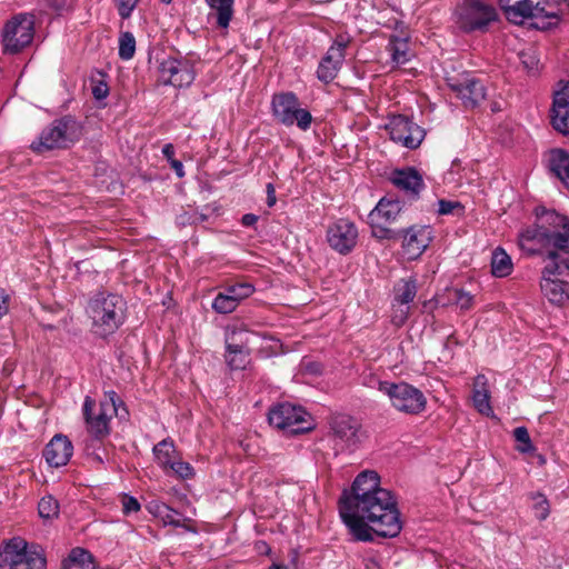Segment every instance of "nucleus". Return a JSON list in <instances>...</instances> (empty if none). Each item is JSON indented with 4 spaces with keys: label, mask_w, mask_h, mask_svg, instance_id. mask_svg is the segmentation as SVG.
Masks as SVG:
<instances>
[{
    "label": "nucleus",
    "mask_w": 569,
    "mask_h": 569,
    "mask_svg": "<svg viewBox=\"0 0 569 569\" xmlns=\"http://www.w3.org/2000/svg\"><path fill=\"white\" fill-rule=\"evenodd\" d=\"M569 11V0H555L553 2L538 1L539 18H548L553 20L548 24H557L560 17Z\"/></svg>",
    "instance_id": "obj_32"
},
{
    "label": "nucleus",
    "mask_w": 569,
    "mask_h": 569,
    "mask_svg": "<svg viewBox=\"0 0 569 569\" xmlns=\"http://www.w3.org/2000/svg\"><path fill=\"white\" fill-rule=\"evenodd\" d=\"M270 569H287V568H286V567H283V566L272 565V566L270 567Z\"/></svg>",
    "instance_id": "obj_59"
},
{
    "label": "nucleus",
    "mask_w": 569,
    "mask_h": 569,
    "mask_svg": "<svg viewBox=\"0 0 569 569\" xmlns=\"http://www.w3.org/2000/svg\"><path fill=\"white\" fill-rule=\"evenodd\" d=\"M238 303L234 298H231L224 291L219 292L213 299L211 307L212 309L220 315H228L233 312L238 308Z\"/></svg>",
    "instance_id": "obj_37"
},
{
    "label": "nucleus",
    "mask_w": 569,
    "mask_h": 569,
    "mask_svg": "<svg viewBox=\"0 0 569 569\" xmlns=\"http://www.w3.org/2000/svg\"><path fill=\"white\" fill-rule=\"evenodd\" d=\"M36 18L32 13L14 14L2 27L1 44L6 54H17L29 47L34 38Z\"/></svg>",
    "instance_id": "obj_6"
},
{
    "label": "nucleus",
    "mask_w": 569,
    "mask_h": 569,
    "mask_svg": "<svg viewBox=\"0 0 569 569\" xmlns=\"http://www.w3.org/2000/svg\"><path fill=\"white\" fill-rule=\"evenodd\" d=\"M327 241L340 254L349 253L357 244L358 229L347 219H339L327 230Z\"/></svg>",
    "instance_id": "obj_13"
},
{
    "label": "nucleus",
    "mask_w": 569,
    "mask_h": 569,
    "mask_svg": "<svg viewBox=\"0 0 569 569\" xmlns=\"http://www.w3.org/2000/svg\"><path fill=\"white\" fill-rule=\"evenodd\" d=\"M456 207H460V203L447 201V200H439L438 212L440 214H448V213H451Z\"/></svg>",
    "instance_id": "obj_50"
},
{
    "label": "nucleus",
    "mask_w": 569,
    "mask_h": 569,
    "mask_svg": "<svg viewBox=\"0 0 569 569\" xmlns=\"http://www.w3.org/2000/svg\"><path fill=\"white\" fill-rule=\"evenodd\" d=\"M80 136L78 123L69 118L53 120L42 129L39 137L33 140L30 148L38 153L54 149H66L74 143Z\"/></svg>",
    "instance_id": "obj_5"
},
{
    "label": "nucleus",
    "mask_w": 569,
    "mask_h": 569,
    "mask_svg": "<svg viewBox=\"0 0 569 569\" xmlns=\"http://www.w3.org/2000/svg\"><path fill=\"white\" fill-rule=\"evenodd\" d=\"M162 1H163V2H166V3H169V2H171V0H162Z\"/></svg>",
    "instance_id": "obj_60"
},
{
    "label": "nucleus",
    "mask_w": 569,
    "mask_h": 569,
    "mask_svg": "<svg viewBox=\"0 0 569 569\" xmlns=\"http://www.w3.org/2000/svg\"><path fill=\"white\" fill-rule=\"evenodd\" d=\"M308 412L299 406L280 403L268 415L269 423L291 435L303 433L311 429Z\"/></svg>",
    "instance_id": "obj_10"
},
{
    "label": "nucleus",
    "mask_w": 569,
    "mask_h": 569,
    "mask_svg": "<svg viewBox=\"0 0 569 569\" xmlns=\"http://www.w3.org/2000/svg\"><path fill=\"white\" fill-rule=\"evenodd\" d=\"M73 453L72 442L67 436L56 435L46 446L43 457L49 466L59 468L66 466Z\"/></svg>",
    "instance_id": "obj_21"
},
{
    "label": "nucleus",
    "mask_w": 569,
    "mask_h": 569,
    "mask_svg": "<svg viewBox=\"0 0 569 569\" xmlns=\"http://www.w3.org/2000/svg\"><path fill=\"white\" fill-rule=\"evenodd\" d=\"M426 397L423 393L408 385L393 383V408L409 415H418L426 408Z\"/></svg>",
    "instance_id": "obj_16"
},
{
    "label": "nucleus",
    "mask_w": 569,
    "mask_h": 569,
    "mask_svg": "<svg viewBox=\"0 0 569 569\" xmlns=\"http://www.w3.org/2000/svg\"><path fill=\"white\" fill-rule=\"evenodd\" d=\"M513 437L519 442L517 450L522 453H528L535 450L529 432L526 427H517L513 430Z\"/></svg>",
    "instance_id": "obj_41"
},
{
    "label": "nucleus",
    "mask_w": 569,
    "mask_h": 569,
    "mask_svg": "<svg viewBox=\"0 0 569 569\" xmlns=\"http://www.w3.org/2000/svg\"><path fill=\"white\" fill-rule=\"evenodd\" d=\"M551 124L560 133L569 134V81L555 92Z\"/></svg>",
    "instance_id": "obj_20"
},
{
    "label": "nucleus",
    "mask_w": 569,
    "mask_h": 569,
    "mask_svg": "<svg viewBox=\"0 0 569 569\" xmlns=\"http://www.w3.org/2000/svg\"><path fill=\"white\" fill-rule=\"evenodd\" d=\"M126 302L121 296L98 292L91 297L86 313L94 335L106 338L114 333L124 321Z\"/></svg>",
    "instance_id": "obj_3"
},
{
    "label": "nucleus",
    "mask_w": 569,
    "mask_h": 569,
    "mask_svg": "<svg viewBox=\"0 0 569 569\" xmlns=\"http://www.w3.org/2000/svg\"><path fill=\"white\" fill-rule=\"evenodd\" d=\"M368 386L371 387V388H378L379 391H381L382 393L391 397V383L388 382V381H381L380 379H378L377 377H370L369 380H368Z\"/></svg>",
    "instance_id": "obj_46"
},
{
    "label": "nucleus",
    "mask_w": 569,
    "mask_h": 569,
    "mask_svg": "<svg viewBox=\"0 0 569 569\" xmlns=\"http://www.w3.org/2000/svg\"><path fill=\"white\" fill-rule=\"evenodd\" d=\"M456 26L465 32H486L490 23L497 21L493 6L482 0H462L453 14Z\"/></svg>",
    "instance_id": "obj_7"
},
{
    "label": "nucleus",
    "mask_w": 569,
    "mask_h": 569,
    "mask_svg": "<svg viewBox=\"0 0 569 569\" xmlns=\"http://www.w3.org/2000/svg\"><path fill=\"white\" fill-rule=\"evenodd\" d=\"M549 170L569 189V152L561 148L546 152Z\"/></svg>",
    "instance_id": "obj_27"
},
{
    "label": "nucleus",
    "mask_w": 569,
    "mask_h": 569,
    "mask_svg": "<svg viewBox=\"0 0 569 569\" xmlns=\"http://www.w3.org/2000/svg\"><path fill=\"white\" fill-rule=\"evenodd\" d=\"M139 1L140 0H113V3L118 10L119 16L122 19H128L131 17Z\"/></svg>",
    "instance_id": "obj_43"
},
{
    "label": "nucleus",
    "mask_w": 569,
    "mask_h": 569,
    "mask_svg": "<svg viewBox=\"0 0 569 569\" xmlns=\"http://www.w3.org/2000/svg\"><path fill=\"white\" fill-rule=\"evenodd\" d=\"M339 515L357 541H372L373 535L391 537V491L381 487L377 471L365 470L345 489Z\"/></svg>",
    "instance_id": "obj_2"
},
{
    "label": "nucleus",
    "mask_w": 569,
    "mask_h": 569,
    "mask_svg": "<svg viewBox=\"0 0 569 569\" xmlns=\"http://www.w3.org/2000/svg\"><path fill=\"white\" fill-rule=\"evenodd\" d=\"M512 271V262L511 258L507 254V252L497 248L491 258V272L493 276L502 278L507 277Z\"/></svg>",
    "instance_id": "obj_33"
},
{
    "label": "nucleus",
    "mask_w": 569,
    "mask_h": 569,
    "mask_svg": "<svg viewBox=\"0 0 569 569\" xmlns=\"http://www.w3.org/2000/svg\"><path fill=\"white\" fill-rule=\"evenodd\" d=\"M401 238V254L408 260L419 258L432 240V230L428 226H412L403 230Z\"/></svg>",
    "instance_id": "obj_14"
},
{
    "label": "nucleus",
    "mask_w": 569,
    "mask_h": 569,
    "mask_svg": "<svg viewBox=\"0 0 569 569\" xmlns=\"http://www.w3.org/2000/svg\"><path fill=\"white\" fill-rule=\"evenodd\" d=\"M500 7L511 23L522 24L527 19L539 18L538 2L533 3L532 0H499Z\"/></svg>",
    "instance_id": "obj_22"
},
{
    "label": "nucleus",
    "mask_w": 569,
    "mask_h": 569,
    "mask_svg": "<svg viewBox=\"0 0 569 569\" xmlns=\"http://www.w3.org/2000/svg\"><path fill=\"white\" fill-rule=\"evenodd\" d=\"M266 191H267V204H268V207H273L277 202L274 186L271 182L267 183Z\"/></svg>",
    "instance_id": "obj_51"
},
{
    "label": "nucleus",
    "mask_w": 569,
    "mask_h": 569,
    "mask_svg": "<svg viewBox=\"0 0 569 569\" xmlns=\"http://www.w3.org/2000/svg\"><path fill=\"white\" fill-rule=\"evenodd\" d=\"M392 512H393V528L397 527V530L396 531L393 530V537H396L401 531L402 525L399 520L400 511L396 508L395 505H393Z\"/></svg>",
    "instance_id": "obj_53"
},
{
    "label": "nucleus",
    "mask_w": 569,
    "mask_h": 569,
    "mask_svg": "<svg viewBox=\"0 0 569 569\" xmlns=\"http://www.w3.org/2000/svg\"><path fill=\"white\" fill-rule=\"evenodd\" d=\"M455 299L456 303L460 307L462 310H468L473 305V297L461 289H457L455 291Z\"/></svg>",
    "instance_id": "obj_45"
},
{
    "label": "nucleus",
    "mask_w": 569,
    "mask_h": 569,
    "mask_svg": "<svg viewBox=\"0 0 569 569\" xmlns=\"http://www.w3.org/2000/svg\"><path fill=\"white\" fill-rule=\"evenodd\" d=\"M136 52V39L129 31L121 32L119 36V57L122 60H130Z\"/></svg>",
    "instance_id": "obj_39"
},
{
    "label": "nucleus",
    "mask_w": 569,
    "mask_h": 569,
    "mask_svg": "<svg viewBox=\"0 0 569 569\" xmlns=\"http://www.w3.org/2000/svg\"><path fill=\"white\" fill-rule=\"evenodd\" d=\"M452 91L462 100L463 104L469 108L478 106L486 98L483 84L475 79L468 78L463 81L449 82Z\"/></svg>",
    "instance_id": "obj_23"
},
{
    "label": "nucleus",
    "mask_w": 569,
    "mask_h": 569,
    "mask_svg": "<svg viewBox=\"0 0 569 569\" xmlns=\"http://www.w3.org/2000/svg\"><path fill=\"white\" fill-rule=\"evenodd\" d=\"M153 455L156 462L167 471L169 466L178 458L174 443L171 439L167 438L158 442L153 447Z\"/></svg>",
    "instance_id": "obj_31"
},
{
    "label": "nucleus",
    "mask_w": 569,
    "mask_h": 569,
    "mask_svg": "<svg viewBox=\"0 0 569 569\" xmlns=\"http://www.w3.org/2000/svg\"><path fill=\"white\" fill-rule=\"evenodd\" d=\"M162 154L164 156V158L168 160L169 163L172 160H176L174 159V147H173V144H171V143L164 144L163 148H162Z\"/></svg>",
    "instance_id": "obj_52"
},
{
    "label": "nucleus",
    "mask_w": 569,
    "mask_h": 569,
    "mask_svg": "<svg viewBox=\"0 0 569 569\" xmlns=\"http://www.w3.org/2000/svg\"><path fill=\"white\" fill-rule=\"evenodd\" d=\"M254 286L250 282H238L224 288V292L236 299L238 305L254 292Z\"/></svg>",
    "instance_id": "obj_38"
},
{
    "label": "nucleus",
    "mask_w": 569,
    "mask_h": 569,
    "mask_svg": "<svg viewBox=\"0 0 569 569\" xmlns=\"http://www.w3.org/2000/svg\"><path fill=\"white\" fill-rule=\"evenodd\" d=\"M425 138L421 127L413 123L407 116L393 113V142H400L409 149H417Z\"/></svg>",
    "instance_id": "obj_17"
},
{
    "label": "nucleus",
    "mask_w": 569,
    "mask_h": 569,
    "mask_svg": "<svg viewBox=\"0 0 569 569\" xmlns=\"http://www.w3.org/2000/svg\"><path fill=\"white\" fill-rule=\"evenodd\" d=\"M472 403L475 409L487 417L493 415L490 403L489 382L485 375H478L473 380L472 386Z\"/></svg>",
    "instance_id": "obj_26"
},
{
    "label": "nucleus",
    "mask_w": 569,
    "mask_h": 569,
    "mask_svg": "<svg viewBox=\"0 0 569 569\" xmlns=\"http://www.w3.org/2000/svg\"><path fill=\"white\" fill-rule=\"evenodd\" d=\"M118 402L121 403L114 391L107 392V399L99 405L90 397L83 402V417L87 429L97 440H102L110 433V421L118 413Z\"/></svg>",
    "instance_id": "obj_4"
},
{
    "label": "nucleus",
    "mask_w": 569,
    "mask_h": 569,
    "mask_svg": "<svg viewBox=\"0 0 569 569\" xmlns=\"http://www.w3.org/2000/svg\"><path fill=\"white\" fill-rule=\"evenodd\" d=\"M224 359L231 370H243L250 363V349H226Z\"/></svg>",
    "instance_id": "obj_35"
},
{
    "label": "nucleus",
    "mask_w": 569,
    "mask_h": 569,
    "mask_svg": "<svg viewBox=\"0 0 569 569\" xmlns=\"http://www.w3.org/2000/svg\"><path fill=\"white\" fill-rule=\"evenodd\" d=\"M417 295V281L413 278L402 279L397 288L395 300L405 308L399 310V313H393V323L401 325L407 319L410 312L409 303L413 301Z\"/></svg>",
    "instance_id": "obj_25"
},
{
    "label": "nucleus",
    "mask_w": 569,
    "mask_h": 569,
    "mask_svg": "<svg viewBox=\"0 0 569 569\" xmlns=\"http://www.w3.org/2000/svg\"><path fill=\"white\" fill-rule=\"evenodd\" d=\"M271 109L274 119L283 126L296 124L302 131H307L311 127L313 120L311 113L300 107V101L293 92L273 94Z\"/></svg>",
    "instance_id": "obj_8"
},
{
    "label": "nucleus",
    "mask_w": 569,
    "mask_h": 569,
    "mask_svg": "<svg viewBox=\"0 0 569 569\" xmlns=\"http://www.w3.org/2000/svg\"><path fill=\"white\" fill-rule=\"evenodd\" d=\"M168 470H171L180 479H191L194 476V470L189 462L176 459L169 466Z\"/></svg>",
    "instance_id": "obj_42"
},
{
    "label": "nucleus",
    "mask_w": 569,
    "mask_h": 569,
    "mask_svg": "<svg viewBox=\"0 0 569 569\" xmlns=\"http://www.w3.org/2000/svg\"><path fill=\"white\" fill-rule=\"evenodd\" d=\"M63 569H96L91 555L83 549H73L63 561Z\"/></svg>",
    "instance_id": "obj_34"
},
{
    "label": "nucleus",
    "mask_w": 569,
    "mask_h": 569,
    "mask_svg": "<svg viewBox=\"0 0 569 569\" xmlns=\"http://www.w3.org/2000/svg\"><path fill=\"white\" fill-rule=\"evenodd\" d=\"M39 516L43 520H52L59 516V502L52 496H44L38 503Z\"/></svg>",
    "instance_id": "obj_36"
},
{
    "label": "nucleus",
    "mask_w": 569,
    "mask_h": 569,
    "mask_svg": "<svg viewBox=\"0 0 569 569\" xmlns=\"http://www.w3.org/2000/svg\"><path fill=\"white\" fill-rule=\"evenodd\" d=\"M409 30L402 22H396L393 26V84L398 82H406L407 74L415 76L416 69L400 68V66L410 62L413 52L409 44Z\"/></svg>",
    "instance_id": "obj_12"
},
{
    "label": "nucleus",
    "mask_w": 569,
    "mask_h": 569,
    "mask_svg": "<svg viewBox=\"0 0 569 569\" xmlns=\"http://www.w3.org/2000/svg\"><path fill=\"white\" fill-rule=\"evenodd\" d=\"M10 296L4 289L0 288V319L9 311Z\"/></svg>",
    "instance_id": "obj_49"
},
{
    "label": "nucleus",
    "mask_w": 569,
    "mask_h": 569,
    "mask_svg": "<svg viewBox=\"0 0 569 569\" xmlns=\"http://www.w3.org/2000/svg\"><path fill=\"white\" fill-rule=\"evenodd\" d=\"M43 553L22 539H12L0 552V569H46Z\"/></svg>",
    "instance_id": "obj_9"
},
{
    "label": "nucleus",
    "mask_w": 569,
    "mask_h": 569,
    "mask_svg": "<svg viewBox=\"0 0 569 569\" xmlns=\"http://www.w3.org/2000/svg\"><path fill=\"white\" fill-rule=\"evenodd\" d=\"M330 427L337 438L347 446H353L359 440L360 425L347 415H337L331 419Z\"/></svg>",
    "instance_id": "obj_24"
},
{
    "label": "nucleus",
    "mask_w": 569,
    "mask_h": 569,
    "mask_svg": "<svg viewBox=\"0 0 569 569\" xmlns=\"http://www.w3.org/2000/svg\"><path fill=\"white\" fill-rule=\"evenodd\" d=\"M253 335L243 322L230 323L224 328L226 349H250L249 338Z\"/></svg>",
    "instance_id": "obj_28"
},
{
    "label": "nucleus",
    "mask_w": 569,
    "mask_h": 569,
    "mask_svg": "<svg viewBox=\"0 0 569 569\" xmlns=\"http://www.w3.org/2000/svg\"><path fill=\"white\" fill-rule=\"evenodd\" d=\"M531 499L533 501L532 508L537 519L541 521L546 520L550 513V505L546 496L540 492H536L531 495Z\"/></svg>",
    "instance_id": "obj_40"
},
{
    "label": "nucleus",
    "mask_w": 569,
    "mask_h": 569,
    "mask_svg": "<svg viewBox=\"0 0 569 569\" xmlns=\"http://www.w3.org/2000/svg\"><path fill=\"white\" fill-rule=\"evenodd\" d=\"M368 223L371 234L379 239H390L391 237V199L388 196L382 197L377 206L368 216Z\"/></svg>",
    "instance_id": "obj_18"
},
{
    "label": "nucleus",
    "mask_w": 569,
    "mask_h": 569,
    "mask_svg": "<svg viewBox=\"0 0 569 569\" xmlns=\"http://www.w3.org/2000/svg\"><path fill=\"white\" fill-rule=\"evenodd\" d=\"M120 501H121V506H122V512L126 516L136 513L141 509L140 502L134 497H132L130 495L122 493Z\"/></svg>",
    "instance_id": "obj_44"
},
{
    "label": "nucleus",
    "mask_w": 569,
    "mask_h": 569,
    "mask_svg": "<svg viewBox=\"0 0 569 569\" xmlns=\"http://www.w3.org/2000/svg\"><path fill=\"white\" fill-rule=\"evenodd\" d=\"M159 81L164 86L187 88L196 79L194 64L182 57H166L158 66Z\"/></svg>",
    "instance_id": "obj_11"
},
{
    "label": "nucleus",
    "mask_w": 569,
    "mask_h": 569,
    "mask_svg": "<svg viewBox=\"0 0 569 569\" xmlns=\"http://www.w3.org/2000/svg\"><path fill=\"white\" fill-rule=\"evenodd\" d=\"M234 0H206L210 8L209 19L214 18L221 29H227L233 16Z\"/></svg>",
    "instance_id": "obj_29"
},
{
    "label": "nucleus",
    "mask_w": 569,
    "mask_h": 569,
    "mask_svg": "<svg viewBox=\"0 0 569 569\" xmlns=\"http://www.w3.org/2000/svg\"><path fill=\"white\" fill-rule=\"evenodd\" d=\"M92 94L97 100L107 98L109 94V87L106 82L100 81L92 88Z\"/></svg>",
    "instance_id": "obj_48"
},
{
    "label": "nucleus",
    "mask_w": 569,
    "mask_h": 569,
    "mask_svg": "<svg viewBox=\"0 0 569 569\" xmlns=\"http://www.w3.org/2000/svg\"><path fill=\"white\" fill-rule=\"evenodd\" d=\"M305 370L311 375H320L322 371L321 365L318 362L305 363Z\"/></svg>",
    "instance_id": "obj_55"
},
{
    "label": "nucleus",
    "mask_w": 569,
    "mask_h": 569,
    "mask_svg": "<svg viewBox=\"0 0 569 569\" xmlns=\"http://www.w3.org/2000/svg\"><path fill=\"white\" fill-rule=\"evenodd\" d=\"M257 221H258V216H256L253 213H246L244 216H242V219H241V223L244 227H252L257 223Z\"/></svg>",
    "instance_id": "obj_54"
},
{
    "label": "nucleus",
    "mask_w": 569,
    "mask_h": 569,
    "mask_svg": "<svg viewBox=\"0 0 569 569\" xmlns=\"http://www.w3.org/2000/svg\"><path fill=\"white\" fill-rule=\"evenodd\" d=\"M393 187L402 191L409 201H415L425 189V182L416 168L407 167L393 169Z\"/></svg>",
    "instance_id": "obj_19"
},
{
    "label": "nucleus",
    "mask_w": 569,
    "mask_h": 569,
    "mask_svg": "<svg viewBox=\"0 0 569 569\" xmlns=\"http://www.w3.org/2000/svg\"><path fill=\"white\" fill-rule=\"evenodd\" d=\"M520 59H521L522 64L525 66V68L528 71H531V70L536 69L537 66H538V60H537L535 53L531 52L530 50L529 51H522L520 53Z\"/></svg>",
    "instance_id": "obj_47"
},
{
    "label": "nucleus",
    "mask_w": 569,
    "mask_h": 569,
    "mask_svg": "<svg viewBox=\"0 0 569 569\" xmlns=\"http://www.w3.org/2000/svg\"><path fill=\"white\" fill-rule=\"evenodd\" d=\"M88 456L90 457V459L94 462H98V463H103V458L100 453L98 452H91L89 453L88 452Z\"/></svg>",
    "instance_id": "obj_58"
},
{
    "label": "nucleus",
    "mask_w": 569,
    "mask_h": 569,
    "mask_svg": "<svg viewBox=\"0 0 569 569\" xmlns=\"http://www.w3.org/2000/svg\"><path fill=\"white\" fill-rule=\"evenodd\" d=\"M348 42L343 36H338L335 39L317 69V78L321 82L329 83L337 77L345 60Z\"/></svg>",
    "instance_id": "obj_15"
},
{
    "label": "nucleus",
    "mask_w": 569,
    "mask_h": 569,
    "mask_svg": "<svg viewBox=\"0 0 569 569\" xmlns=\"http://www.w3.org/2000/svg\"><path fill=\"white\" fill-rule=\"evenodd\" d=\"M170 167L174 170L176 174L179 177V178H183L184 177V170H183V164L181 161L179 160H172L170 162Z\"/></svg>",
    "instance_id": "obj_57"
},
{
    "label": "nucleus",
    "mask_w": 569,
    "mask_h": 569,
    "mask_svg": "<svg viewBox=\"0 0 569 569\" xmlns=\"http://www.w3.org/2000/svg\"><path fill=\"white\" fill-rule=\"evenodd\" d=\"M48 7L60 13L64 9V0H47Z\"/></svg>",
    "instance_id": "obj_56"
},
{
    "label": "nucleus",
    "mask_w": 569,
    "mask_h": 569,
    "mask_svg": "<svg viewBox=\"0 0 569 569\" xmlns=\"http://www.w3.org/2000/svg\"><path fill=\"white\" fill-rule=\"evenodd\" d=\"M146 509L153 517L160 519L164 526H182L181 515L177 510L172 509L171 507L161 501L152 500L146 506Z\"/></svg>",
    "instance_id": "obj_30"
},
{
    "label": "nucleus",
    "mask_w": 569,
    "mask_h": 569,
    "mask_svg": "<svg viewBox=\"0 0 569 569\" xmlns=\"http://www.w3.org/2000/svg\"><path fill=\"white\" fill-rule=\"evenodd\" d=\"M535 226L519 236V247L528 254H546L540 282L545 297L553 305L569 301V219L545 208L537 209Z\"/></svg>",
    "instance_id": "obj_1"
}]
</instances>
